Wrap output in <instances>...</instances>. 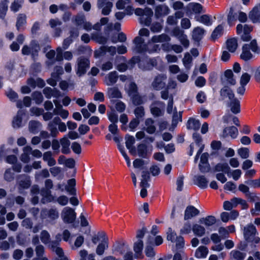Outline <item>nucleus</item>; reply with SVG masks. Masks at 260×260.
I'll use <instances>...</instances> for the list:
<instances>
[{
  "label": "nucleus",
  "instance_id": "nucleus-1",
  "mask_svg": "<svg viewBox=\"0 0 260 260\" xmlns=\"http://www.w3.org/2000/svg\"><path fill=\"white\" fill-rule=\"evenodd\" d=\"M171 41V38L166 34H162L159 35L153 36L147 42V49L146 52L151 53L157 52L160 50V46L156 43H164L169 42Z\"/></svg>",
  "mask_w": 260,
  "mask_h": 260
},
{
  "label": "nucleus",
  "instance_id": "nucleus-2",
  "mask_svg": "<svg viewBox=\"0 0 260 260\" xmlns=\"http://www.w3.org/2000/svg\"><path fill=\"white\" fill-rule=\"evenodd\" d=\"M139 36L135 38L134 40L135 44L134 51L139 53L146 52L147 44L145 43V40L142 37H148L150 35L149 30L145 28H141L139 31Z\"/></svg>",
  "mask_w": 260,
  "mask_h": 260
},
{
  "label": "nucleus",
  "instance_id": "nucleus-3",
  "mask_svg": "<svg viewBox=\"0 0 260 260\" xmlns=\"http://www.w3.org/2000/svg\"><path fill=\"white\" fill-rule=\"evenodd\" d=\"M250 50L255 53H258L259 52L260 49L255 39L251 40L249 43L245 44L243 46L242 52L240 55L242 59L248 61L253 57V55L250 52Z\"/></svg>",
  "mask_w": 260,
  "mask_h": 260
},
{
  "label": "nucleus",
  "instance_id": "nucleus-4",
  "mask_svg": "<svg viewBox=\"0 0 260 260\" xmlns=\"http://www.w3.org/2000/svg\"><path fill=\"white\" fill-rule=\"evenodd\" d=\"M130 63H138L139 68L142 70H149L157 64V58H145L141 59L139 56L133 57L129 61Z\"/></svg>",
  "mask_w": 260,
  "mask_h": 260
},
{
  "label": "nucleus",
  "instance_id": "nucleus-5",
  "mask_svg": "<svg viewBox=\"0 0 260 260\" xmlns=\"http://www.w3.org/2000/svg\"><path fill=\"white\" fill-rule=\"evenodd\" d=\"M135 14L137 16H140V22L141 23L146 26H149L151 22V17L153 16L152 10L148 7L144 9L140 8H136L134 10Z\"/></svg>",
  "mask_w": 260,
  "mask_h": 260
},
{
  "label": "nucleus",
  "instance_id": "nucleus-6",
  "mask_svg": "<svg viewBox=\"0 0 260 260\" xmlns=\"http://www.w3.org/2000/svg\"><path fill=\"white\" fill-rule=\"evenodd\" d=\"M243 234L247 242L257 244L260 241V238L256 236L258 234L257 230L252 224H248L244 228Z\"/></svg>",
  "mask_w": 260,
  "mask_h": 260
},
{
  "label": "nucleus",
  "instance_id": "nucleus-7",
  "mask_svg": "<svg viewBox=\"0 0 260 260\" xmlns=\"http://www.w3.org/2000/svg\"><path fill=\"white\" fill-rule=\"evenodd\" d=\"M41 49L38 42L32 40L29 45H25L21 49L22 54L24 55H30L33 59H36L38 56V53Z\"/></svg>",
  "mask_w": 260,
  "mask_h": 260
},
{
  "label": "nucleus",
  "instance_id": "nucleus-8",
  "mask_svg": "<svg viewBox=\"0 0 260 260\" xmlns=\"http://www.w3.org/2000/svg\"><path fill=\"white\" fill-rule=\"evenodd\" d=\"M193 139L195 141V144L192 143L190 144V152L189 155L190 156L192 155L195 145H197L199 147V149L198 150L197 153L196 155V157L194 158V162H196L198 161L201 153L203 151L204 146L201 143L202 138L200 134L197 133H194L193 134Z\"/></svg>",
  "mask_w": 260,
  "mask_h": 260
},
{
  "label": "nucleus",
  "instance_id": "nucleus-9",
  "mask_svg": "<svg viewBox=\"0 0 260 260\" xmlns=\"http://www.w3.org/2000/svg\"><path fill=\"white\" fill-rule=\"evenodd\" d=\"M237 32L241 35V39L244 42H248L251 40V37L250 33L252 30V27L251 26L245 24L244 26L241 24L237 25Z\"/></svg>",
  "mask_w": 260,
  "mask_h": 260
},
{
  "label": "nucleus",
  "instance_id": "nucleus-10",
  "mask_svg": "<svg viewBox=\"0 0 260 260\" xmlns=\"http://www.w3.org/2000/svg\"><path fill=\"white\" fill-rule=\"evenodd\" d=\"M61 217L64 222L72 223L76 218V213L73 209L66 207L62 209Z\"/></svg>",
  "mask_w": 260,
  "mask_h": 260
},
{
  "label": "nucleus",
  "instance_id": "nucleus-11",
  "mask_svg": "<svg viewBox=\"0 0 260 260\" xmlns=\"http://www.w3.org/2000/svg\"><path fill=\"white\" fill-rule=\"evenodd\" d=\"M90 61L88 58L83 56L79 57L77 60V69L76 74L79 76L85 74L87 69H89Z\"/></svg>",
  "mask_w": 260,
  "mask_h": 260
},
{
  "label": "nucleus",
  "instance_id": "nucleus-12",
  "mask_svg": "<svg viewBox=\"0 0 260 260\" xmlns=\"http://www.w3.org/2000/svg\"><path fill=\"white\" fill-rule=\"evenodd\" d=\"M58 217L59 213L56 208L43 209L41 211L40 217L42 219H48L51 221L57 219Z\"/></svg>",
  "mask_w": 260,
  "mask_h": 260
},
{
  "label": "nucleus",
  "instance_id": "nucleus-13",
  "mask_svg": "<svg viewBox=\"0 0 260 260\" xmlns=\"http://www.w3.org/2000/svg\"><path fill=\"white\" fill-rule=\"evenodd\" d=\"M186 14L188 16L205 12L203 6L199 3H190L186 7Z\"/></svg>",
  "mask_w": 260,
  "mask_h": 260
},
{
  "label": "nucleus",
  "instance_id": "nucleus-14",
  "mask_svg": "<svg viewBox=\"0 0 260 260\" xmlns=\"http://www.w3.org/2000/svg\"><path fill=\"white\" fill-rule=\"evenodd\" d=\"M165 104L160 101H155L150 106V111L154 117L162 116L164 113Z\"/></svg>",
  "mask_w": 260,
  "mask_h": 260
},
{
  "label": "nucleus",
  "instance_id": "nucleus-15",
  "mask_svg": "<svg viewBox=\"0 0 260 260\" xmlns=\"http://www.w3.org/2000/svg\"><path fill=\"white\" fill-rule=\"evenodd\" d=\"M61 122L62 121L60 117L56 116L55 117L52 121L48 123L47 128L50 132V134L51 137H56L58 135L59 132L56 126Z\"/></svg>",
  "mask_w": 260,
  "mask_h": 260
},
{
  "label": "nucleus",
  "instance_id": "nucleus-16",
  "mask_svg": "<svg viewBox=\"0 0 260 260\" xmlns=\"http://www.w3.org/2000/svg\"><path fill=\"white\" fill-rule=\"evenodd\" d=\"M152 150V146H148L143 143H141L137 146L138 155L144 158H147L151 155Z\"/></svg>",
  "mask_w": 260,
  "mask_h": 260
},
{
  "label": "nucleus",
  "instance_id": "nucleus-17",
  "mask_svg": "<svg viewBox=\"0 0 260 260\" xmlns=\"http://www.w3.org/2000/svg\"><path fill=\"white\" fill-rule=\"evenodd\" d=\"M112 0H98V7L102 9V14L104 15H109L113 7Z\"/></svg>",
  "mask_w": 260,
  "mask_h": 260
},
{
  "label": "nucleus",
  "instance_id": "nucleus-18",
  "mask_svg": "<svg viewBox=\"0 0 260 260\" xmlns=\"http://www.w3.org/2000/svg\"><path fill=\"white\" fill-rule=\"evenodd\" d=\"M53 102L55 106V108L53 110L54 114L60 116L63 119H67L69 115V111L63 108L57 100H54Z\"/></svg>",
  "mask_w": 260,
  "mask_h": 260
},
{
  "label": "nucleus",
  "instance_id": "nucleus-19",
  "mask_svg": "<svg viewBox=\"0 0 260 260\" xmlns=\"http://www.w3.org/2000/svg\"><path fill=\"white\" fill-rule=\"evenodd\" d=\"M167 76L165 74L158 75L155 77L152 83V86L154 89L160 90L165 86V81L167 79Z\"/></svg>",
  "mask_w": 260,
  "mask_h": 260
},
{
  "label": "nucleus",
  "instance_id": "nucleus-20",
  "mask_svg": "<svg viewBox=\"0 0 260 260\" xmlns=\"http://www.w3.org/2000/svg\"><path fill=\"white\" fill-rule=\"evenodd\" d=\"M50 248L55 252L57 257L55 260H69L68 258L64 255L62 248L58 246V243L56 242H52L50 245Z\"/></svg>",
  "mask_w": 260,
  "mask_h": 260
},
{
  "label": "nucleus",
  "instance_id": "nucleus-21",
  "mask_svg": "<svg viewBox=\"0 0 260 260\" xmlns=\"http://www.w3.org/2000/svg\"><path fill=\"white\" fill-rule=\"evenodd\" d=\"M222 84L234 85L236 81L234 78V74L231 70H227L225 71L224 76L221 79Z\"/></svg>",
  "mask_w": 260,
  "mask_h": 260
},
{
  "label": "nucleus",
  "instance_id": "nucleus-22",
  "mask_svg": "<svg viewBox=\"0 0 260 260\" xmlns=\"http://www.w3.org/2000/svg\"><path fill=\"white\" fill-rule=\"evenodd\" d=\"M169 13V9L165 5H159L155 8V16L156 18L164 17Z\"/></svg>",
  "mask_w": 260,
  "mask_h": 260
},
{
  "label": "nucleus",
  "instance_id": "nucleus-23",
  "mask_svg": "<svg viewBox=\"0 0 260 260\" xmlns=\"http://www.w3.org/2000/svg\"><path fill=\"white\" fill-rule=\"evenodd\" d=\"M124 89L130 97L138 93L137 86L133 80L125 83Z\"/></svg>",
  "mask_w": 260,
  "mask_h": 260
},
{
  "label": "nucleus",
  "instance_id": "nucleus-24",
  "mask_svg": "<svg viewBox=\"0 0 260 260\" xmlns=\"http://www.w3.org/2000/svg\"><path fill=\"white\" fill-rule=\"evenodd\" d=\"M43 92L45 97L48 99H51L52 96L58 98L60 96V92L58 89L56 88L52 89L49 87H45L43 89Z\"/></svg>",
  "mask_w": 260,
  "mask_h": 260
},
{
  "label": "nucleus",
  "instance_id": "nucleus-25",
  "mask_svg": "<svg viewBox=\"0 0 260 260\" xmlns=\"http://www.w3.org/2000/svg\"><path fill=\"white\" fill-rule=\"evenodd\" d=\"M194 183L201 188H206L208 186V180L203 175L195 176L193 178Z\"/></svg>",
  "mask_w": 260,
  "mask_h": 260
},
{
  "label": "nucleus",
  "instance_id": "nucleus-26",
  "mask_svg": "<svg viewBox=\"0 0 260 260\" xmlns=\"http://www.w3.org/2000/svg\"><path fill=\"white\" fill-rule=\"evenodd\" d=\"M25 115L23 110H20L18 111L17 115L13 118L12 126L15 128H18L22 126V117Z\"/></svg>",
  "mask_w": 260,
  "mask_h": 260
},
{
  "label": "nucleus",
  "instance_id": "nucleus-27",
  "mask_svg": "<svg viewBox=\"0 0 260 260\" xmlns=\"http://www.w3.org/2000/svg\"><path fill=\"white\" fill-rule=\"evenodd\" d=\"M216 222V218L214 216L210 215L200 219L199 223L204 225L207 229L212 226Z\"/></svg>",
  "mask_w": 260,
  "mask_h": 260
},
{
  "label": "nucleus",
  "instance_id": "nucleus-28",
  "mask_svg": "<svg viewBox=\"0 0 260 260\" xmlns=\"http://www.w3.org/2000/svg\"><path fill=\"white\" fill-rule=\"evenodd\" d=\"M200 213L199 210L192 206H188L184 213V219L187 220L198 215Z\"/></svg>",
  "mask_w": 260,
  "mask_h": 260
},
{
  "label": "nucleus",
  "instance_id": "nucleus-29",
  "mask_svg": "<svg viewBox=\"0 0 260 260\" xmlns=\"http://www.w3.org/2000/svg\"><path fill=\"white\" fill-rule=\"evenodd\" d=\"M59 142L61 146V152L66 154H69L71 152L70 148V142L68 138L64 136L60 139Z\"/></svg>",
  "mask_w": 260,
  "mask_h": 260
},
{
  "label": "nucleus",
  "instance_id": "nucleus-30",
  "mask_svg": "<svg viewBox=\"0 0 260 260\" xmlns=\"http://www.w3.org/2000/svg\"><path fill=\"white\" fill-rule=\"evenodd\" d=\"M106 52H108L111 55L113 56L116 54V48L114 46H102L101 47L99 51H96L94 52V56L97 57L100 55V54L105 53Z\"/></svg>",
  "mask_w": 260,
  "mask_h": 260
},
{
  "label": "nucleus",
  "instance_id": "nucleus-31",
  "mask_svg": "<svg viewBox=\"0 0 260 260\" xmlns=\"http://www.w3.org/2000/svg\"><path fill=\"white\" fill-rule=\"evenodd\" d=\"M224 137L230 136L233 139H235L238 135V130L234 126L225 127L223 132Z\"/></svg>",
  "mask_w": 260,
  "mask_h": 260
},
{
  "label": "nucleus",
  "instance_id": "nucleus-32",
  "mask_svg": "<svg viewBox=\"0 0 260 260\" xmlns=\"http://www.w3.org/2000/svg\"><path fill=\"white\" fill-rule=\"evenodd\" d=\"M205 34V30L201 27H196L193 28L192 33V37L196 41H200Z\"/></svg>",
  "mask_w": 260,
  "mask_h": 260
},
{
  "label": "nucleus",
  "instance_id": "nucleus-33",
  "mask_svg": "<svg viewBox=\"0 0 260 260\" xmlns=\"http://www.w3.org/2000/svg\"><path fill=\"white\" fill-rule=\"evenodd\" d=\"M144 129L148 134H154L156 131V127L154 125V120L152 118L146 119L145 121Z\"/></svg>",
  "mask_w": 260,
  "mask_h": 260
},
{
  "label": "nucleus",
  "instance_id": "nucleus-34",
  "mask_svg": "<svg viewBox=\"0 0 260 260\" xmlns=\"http://www.w3.org/2000/svg\"><path fill=\"white\" fill-rule=\"evenodd\" d=\"M209 252L208 249L205 246L199 247L196 250L194 256L197 258H205Z\"/></svg>",
  "mask_w": 260,
  "mask_h": 260
},
{
  "label": "nucleus",
  "instance_id": "nucleus-35",
  "mask_svg": "<svg viewBox=\"0 0 260 260\" xmlns=\"http://www.w3.org/2000/svg\"><path fill=\"white\" fill-rule=\"evenodd\" d=\"M118 75L116 71L111 72L105 78L104 82L107 85H111L115 83L117 80Z\"/></svg>",
  "mask_w": 260,
  "mask_h": 260
},
{
  "label": "nucleus",
  "instance_id": "nucleus-36",
  "mask_svg": "<svg viewBox=\"0 0 260 260\" xmlns=\"http://www.w3.org/2000/svg\"><path fill=\"white\" fill-rule=\"evenodd\" d=\"M192 231L194 235L202 237L205 234L206 229L201 223H196L192 225Z\"/></svg>",
  "mask_w": 260,
  "mask_h": 260
},
{
  "label": "nucleus",
  "instance_id": "nucleus-37",
  "mask_svg": "<svg viewBox=\"0 0 260 260\" xmlns=\"http://www.w3.org/2000/svg\"><path fill=\"white\" fill-rule=\"evenodd\" d=\"M41 194L42 196V202L44 204L54 201L50 190L43 189L41 191Z\"/></svg>",
  "mask_w": 260,
  "mask_h": 260
},
{
  "label": "nucleus",
  "instance_id": "nucleus-38",
  "mask_svg": "<svg viewBox=\"0 0 260 260\" xmlns=\"http://www.w3.org/2000/svg\"><path fill=\"white\" fill-rule=\"evenodd\" d=\"M249 17L253 23H256L260 21V10L258 6L253 8L249 14Z\"/></svg>",
  "mask_w": 260,
  "mask_h": 260
},
{
  "label": "nucleus",
  "instance_id": "nucleus-39",
  "mask_svg": "<svg viewBox=\"0 0 260 260\" xmlns=\"http://www.w3.org/2000/svg\"><path fill=\"white\" fill-rule=\"evenodd\" d=\"M230 101L229 106L231 111L235 114L240 113V104L239 101L236 98H234Z\"/></svg>",
  "mask_w": 260,
  "mask_h": 260
},
{
  "label": "nucleus",
  "instance_id": "nucleus-40",
  "mask_svg": "<svg viewBox=\"0 0 260 260\" xmlns=\"http://www.w3.org/2000/svg\"><path fill=\"white\" fill-rule=\"evenodd\" d=\"M143 247V242L142 240H138L137 242L134 244V250L135 252V257L137 258H141L143 257L142 254V250Z\"/></svg>",
  "mask_w": 260,
  "mask_h": 260
},
{
  "label": "nucleus",
  "instance_id": "nucleus-41",
  "mask_svg": "<svg viewBox=\"0 0 260 260\" xmlns=\"http://www.w3.org/2000/svg\"><path fill=\"white\" fill-rule=\"evenodd\" d=\"M31 151V147L26 146L23 148V153L20 156V160L24 163H28L30 161L29 155Z\"/></svg>",
  "mask_w": 260,
  "mask_h": 260
},
{
  "label": "nucleus",
  "instance_id": "nucleus-42",
  "mask_svg": "<svg viewBox=\"0 0 260 260\" xmlns=\"http://www.w3.org/2000/svg\"><path fill=\"white\" fill-rule=\"evenodd\" d=\"M197 21L207 26H210L212 24L213 20L212 17L208 15H203L200 17H196Z\"/></svg>",
  "mask_w": 260,
  "mask_h": 260
},
{
  "label": "nucleus",
  "instance_id": "nucleus-43",
  "mask_svg": "<svg viewBox=\"0 0 260 260\" xmlns=\"http://www.w3.org/2000/svg\"><path fill=\"white\" fill-rule=\"evenodd\" d=\"M42 127V124L38 121L32 120L29 122V131L34 134L38 133Z\"/></svg>",
  "mask_w": 260,
  "mask_h": 260
},
{
  "label": "nucleus",
  "instance_id": "nucleus-44",
  "mask_svg": "<svg viewBox=\"0 0 260 260\" xmlns=\"http://www.w3.org/2000/svg\"><path fill=\"white\" fill-rule=\"evenodd\" d=\"M220 95L223 99L228 98L230 100L234 98V94L231 89L224 86L220 90Z\"/></svg>",
  "mask_w": 260,
  "mask_h": 260
},
{
  "label": "nucleus",
  "instance_id": "nucleus-45",
  "mask_svg": "<svg viewBox=\"0 0 260 260\" xmlns=\"http://www.w3.org/2000/svg\"><path fill=\"white\" fill-rule=\"evenodd\" d=\"M108 247V237L100 242L96 249V253L98 255H101L104 254L105 249Z\"/></svg>",
  "mask_w": 260,
  "mask_h": 260
},
{
  "label": "nucleus",
  "instance_id": "nucleus-46",
  "mask_svg": "<svg viewBox=\"0 0 260 260\" xmlns=\"http://www.w3.org/2000/svg\"><path fill=\"white\" fill-rule=\"evenodd\" d=\"M26 23V16L24 14H19L17 18L16 26L17 29L19 30L24 29V26Z\"/></svg>",
  "mask_w": 260,
  "mask_h": 260
},
{
  "label": "nucleus",
  "instance_id": "nucleus-47",
  "mask_svg": "<svg viewBox=\"0 0 260 260\" xmlns=\"http://www.w3.org/2000/svg\"><path fill=\"white\" fill-rule=\"evenodd\" d=\"M43 159L47 162L48 166H54L56 164L55 159L52 157V153L51 151H47L43 155Z\"/></svg>",
  "mask_w": 260,
  "mask_h": 260
},
{
  "label": "nucleus",
  "instance_id": "nucleus-48",
  "mask_svg": "<svg viewBox=\"0 0 260 260\" xmlns=\"http://www.w3.org/2000/svg\"><path fill=\"white\" fill-rule=\"evenodd\" d=\"M125 145L131 153L135 152V147L134 144L135 143L134 137L130 135H126L125 137Z\"/></svg>",
  "mask_w": 260,
  "mask_h": 260
},
{
  "label": "nucleus",
  "instance_id": "nucleus-49",
  "mask_svg": "<svg viewBox=\"0 0 260 260\" xmlns=\"http://www.w3.org/2000/svg\"><path fill=\"white\" fill-rule=\"evenodd\" d=\"M21 178L22 179L19 181V189L20 190L29 188L31 184L30 178L25 176H22Z\"/></svg>",
  "mask_w": 260,
  "mask_h": 260
},
{
  "label": "nucleus",
  "instance_id": "nucleus-50",
  "mask_svg": "<svg viewBox=\"0 0 260 260\" xmlns=\"http://www.w3.org/2000/svg\"><path fill=\"white\" fill-rule=\"evenodd\" d=\"M108 94L110 98H122V93L117 87L109 88L108 90Z\"/></svg>",
  "mask_w": 260,
  "mask_h": 260
},
{
  "label": "nucleus",
  "instance_id": "nucleus-51",
  "mask_svg": "<svg viewBox=\"0 0 260 260\" xmlns=\"http://www.w3.org/2000/svg\"><path fill=\"white\" fill-rule=\"evenodd\" d=\"M76 181L74 179H71L68 181V184L65 186V190L71 195H74L76 193L75 186Z\"/></svg>",
  "mask_w": 260,
  "mask_h": 260
},
{
  "label": "nucleus",
  "instance_id": "nucleus-52",
  "mask_svg": "<svg viewBox=\"0 0 260 260\" xmlns=\"http://www.w3.org/2000/svg\"><path fill=\"white\" fill-rule=\"evenodd\" d=\"M246 253L239 250H233L230 252V257L232 260H244Z\"/></svg>",
  "mask_w": 260,
  "mask_h": 260
},
{
  "label": "nucleus",
  "instance_id": "nucleus-53",
  "mask_svg": "<svg viewBox=\"0 0 260 260\" xmlns=\"http://www.w3.org/2000/svg\"><path fill=\"white\" fill-rule=\"evenodd\" d=\"M40 239L44 244H48V246L50 248V245L52 241H50V235L48 232L46 230H43L41 232Z\"/></svg>",
  "mask_w": 260,
  "mask_h": 260
},
{
  "label": "nucleus",
  "instance_id": "nucleus-54",
  "mask_svg": "<svg viewBox=\"0 0 260 260\" xmlns=\"http://www.w3.org/2000/svg\"><path fill=\"white\" fill-rule=\"evenodd\" d=\"M226 44L227 49L231 52H235L237 48L238 43L235 38L228 40Z\"/></svg>",
  "mask_w": 260,
  "mask_h": 260
},
{
  "label": "nucleus",
  "instance_id": "nucleus-55",
  "mask_svg": "<svg viewBox=\"0 0 260 260\" xmlns=\"http://www.w3.org/2000/svg\"><path fill=\"white\" fill-rule=\"evenodd\" d=\"M36 253L37 257L35 258H39L41 260H48V258L44 256V247L42 245H38L36 247Z\"/></svg>",
  "mask_w": 260,
  "mask_h": 260
},
{
  "label": "nucleus",
  "instance_id": "nucleus-56",
  "mask_svg": "<svg viewBox=\"0 0 260 260\" xmlns=\"http://www.w3.org/2000/svg\"><path fill=\"white\" fill-rule=\"evenodd\" d=\"M201 123L198 120L190 118L187 122V127L188 129L198 130L200 127Z\"/></svg>",
  "mask_w": 260,
  "mask_h": 260
},
{
  "label": "nucleus",
  "instance_id": "nucleus-57",
  "mask_svg": "<svg viewBox=\"0 0 260 260\" xmlns=\"http://www.w3.org/2000/svg\"><path fill=\"white\" fill-rule=\"evenodd\" d=\"M226 174L229 177H232L234 180L237 181L241 177L242 171L240 169L231 170L230 168V170Z\"/></svg>",
  "mask_w": 260,
  "mask_h": 260
},
{
  "label": "nucleus",
  "instance_id": "nucleus-58",
  "mask_svg": "<svg viewBox=\"0 0 260 260\" xmlns=\"http://www.w3.org/2000/svg\"><path fill=\"white\" fill-rule=\"evenodd\" d=\"M223 120L224 122L228 123L231 120L233 121L234 124L236 125L239 126H240V122L238 117L233 116L230 114H228L225 115L223 117Z\"/></svg>",
  "mask_w": 260,
  "mask_h": 260
},
{
  "label": "nucleus",
  "instance_id": "nucleus-59",
  "mask_svg": "<svg viewBox=\"0 0 260 260\" xmlns=\"http://www.w3.org/2000/svg\"><path fill=\"white\" fill-rule=\"evenodd\" d=\"M229 170L230 167L227 163H219L214 168L215 172H222L226 174H227Z\"/></svg>",
  "mask_w": 260,
  "mask_h": 260
},
{
  "label": "nucleus",
  "instance_id": "nucleus-60",
  "mask_svg": "<svg viewBox=\"0 0 260 260\" xmlns=\"http://www.w3.org/2000/svg\"><path fill=\"white\" fill-rule=\"evenodd\" d=\"M192 57L188 53L185 54L183 58V63L187 70H189L192 66Z\"/></svg>",
  "mask_w": 260,
  "mask_h": 260
},
{
  "label": "nucleus",
  "instance_id": "nucleus-61",
  "mask_svg": "<svg viewBox=\"0 0 260 260\" xmlns=\"http://www.w3.org/2000/svg\"><path fill=\"white\" fill-rule=\"evenodd\" d=\"M8 3L7 0L3 1L0 3V17L1 18H4L6 15L8 10Z\"/></svg>",
  "mask_w": 260,
  "mask_h": 260
},
{
  "label": "nucleus",
  "instance_id": "nucleus-62",
  "mask_svg": "<svg viewBox=\"0 0 260 260\" xmlns=\"http://www.w3.org/2000/svg\"><path fill=\"white\" fill-rule=\"evenodd\" d=\"M106 238H107V237L106 236V234L103 232H101L93 236L92 241L94 244H95L99 241L101 242V241L106 239Z\"/></svg>",
  "mask_w": 260,
  "mask_h": 260
},
{
  "label": "nucleus",
  "instance_id": "nucleus-63",
  "mask_svg": "<svg viewBox=\"0 0 260 260\" xmlns=\"http://www.w3.org/2000/svg\"><path fill=\"white\" fill-rule=\"evenodd\" d=\"M223 31V26L222 25H218L213 31L211 37L213 39H216L220 37Z\"/></svg>",
  "mask_w": 260,
  "mask_h": 260
},
{
  "label": "nucleus",
  "instance_id": "nucleus-64",
  "mask_svg": "<svg viewBox=\"0 0 260 260\" xmlns=\"http://www.w3.org/2000/svg\"><path fill=\"white\" fill-rule=\"evenodd\" d=\"M6 94L9 100L13 102L16 101L18 98L17 93L11 88L6 91Z\"/></svg>",
  "mask_w": 260,
  "mask_h": 260
}]
</instances>
